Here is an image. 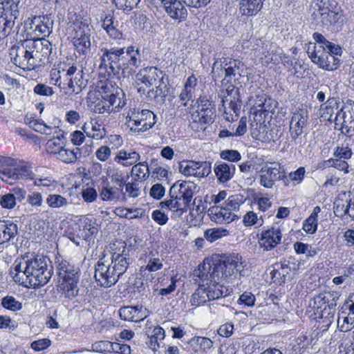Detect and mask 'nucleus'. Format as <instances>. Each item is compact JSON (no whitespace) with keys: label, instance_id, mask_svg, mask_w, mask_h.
<instances>
[{"label":"nucleus","instance_id":"nucleus-64","mask_svg":"<svg viewBox=\"0 0 354 354\" xmlns=\"http://www.w3.org/2000/svg\"><path fill=\"white\" fill-rule=\"evenodd\" d=\"M81 195L84 201L87 203H93L97 198V192L94 187H83Z\"/></svg>","mask_w":354,"mask_h":354},{"label":"nucleus","instance_id":"nucleus-59","mask_svg":"<svg viewBox=\"0 0 354 354\" xmlns=\"http://www.w3.org/2000/svg\"><path fill=\"white\" fill-rule=\"evenodd\" d=\"M325 163L328 167H333L339 171H343L345 174L349 172V165L346 160L332 158L325 161Z\"/></svg>","mask_w":354,"mask_h":354},{"label":"nucleus","instance_id":"nucleus-18","mask_svg":"<svg viewBox=\"0 0 354 354\" xmlns=\"http://www.w3.org/2000/svg\"><path fill=\"white\" fill-rule=\"evenodd\" d=\"M282 239L281 230L279 227L271 226L262 228L258 234L259 247L264 251H270L281 243Z\"/></svg>","mask_w":354,"mask_h":354},{"label":"nucleus","instance_id":"nucleus-6","mask_svg":"<svg viewBox=\"0 0 354 354\" xmlns=\"http://www.w3.org/2000/svg\"><path fill=\"white\" fill-rule=\"evenodd\" d=\"M71 37L75 50L80 55H87L91 53L90 20L81 13L69 12L68 14Z\"/></svg>","mask_w":354,"mask_h":354},{"label":"nucleus","instance_id":"nucleus-63","mask_svg":"<svg viewBox=\"0 0 354 354\" xmlns=\"http://www.w3.org/2000/svg\"><path fill=\"white\" fill-rule=\"evenodd\" d=\"M318 226V219L313 216H308L303 223L302 229L309 234H313L316 232Z\"/></svg>","mask_w":354,"mask_h":354},{"label":"nucleus","instance_id":"nucleus-27","mask_svg":"<svg viewBox=\"0 0 354 354\" xmlns=\"http://www.w3.org/2000/svg\"><path fill=\"white\" fill-rule=\"evenodd\" d=\"M119 315L124 321L139 322L147 318L149 312L142 306H123L120 308Z\"/></svg>","mask_w":354,"mask_h":354},{"label":"nucleus","instance_id":"nucleus-17","mask_svg":"<svg viewBox=\"0 0 354 354\" xmlns=\"http://www.w3.org/2000/svg\"><path fill=\"white\" fill-rule=\"evenodd\" d=\"M277 102L266 94L257 95L250 112L256 121H265L267 115L276 107Z\"/></svg>","mask_w":354,"mask_h":354},{"label":"nucleus","instance_id":"nucleus-40","mask_svg":"<svg viewBox=\"0 0 354 354\" xmlns=\"http://www.w3.org/2000/svg\"><path fill=\"white\" fill-rule=\"evenodd\" d=\"M99 192L100 198L104 201H118L123 194V190L118 189L116 186H111L109 183L102 186Z\"/></svg>","mask_w":354,"mask_h":354},{"label":"nucleus","instance_id":"nucleus-53","mask_svg":"<svg viewBox=\"0 0 354 354\" xmlns=\"http://www.w3.org/2000/svg\"><path fill=\"white\" fill-rule=\"evenodd\" d=\"M293 248L297 254H306L307 257H313L317 253L316 248L302 242L297 241L295 243Z\"/></svg>","mask_w":354,"mask_h":354},{"label":"nucleus","instance_id":"nucleus-52","mask_svg":"<svg viewBox=\"0 0 354 354\" xmlns=\"http://www.w3.org/2000/svg\"><path fill=\"white\" fill-rule=\"evenodd\" d=\"M229 234V231L224 228H210L207 229L204 232V237L210 243L214 242L216 240L226 236Z\"/></svg>","mask_w":354,"mask_h":354},{"label":"nucleus","instance_id":"nucleus-29","mask_svg":"<svg viewBox=\"0 0 354 354\" xmlns=\"http://www.w3.org/2000/svg\"><path fill=\"white\" fill-rule=\"evenodd\" d=\"M208 215L211 220L216 223H230L236 219H239L240 216L235 214L234 212H228L224 205H214L209 208Z\"/></svg>","mask_w":354,"mask_h":354},{"label":"nucleus","instance_id":"nucleus-60","mask_svg":"<svg viewBox=\"0 0 354 354\" xmlns=\"http://www.w3.org/2000/svg\"><path fill=\"white\" fill-rule=\"evenodd\" d=\"M27 203L36 209L43 205L44 200L42 194L38 192H31L27 196Z\"/></svg>","mask_w":354,"mask_h":354},{"label":"nucleus","instance_id":"nucleus-55","mask_svg":"<svg viewBox=\"0 0 354 354\" xmlns=\"http://www.w3.org/2000/svg\"><path fill=\"white\" fill-rule=\"evenodd\" d=\"M1 305L6 310L17 312L22 308V304L12 296L3 297L1 300Z\"/></svg>","mask_w":354,"mask_h":354},{"label":"nucleus","instance_id":"nucleus-48","mask_svg":"<svg viewBox=\"0 0 354 354\" xmlns=\"http://www.w3.org/2000/svg\"><path fill=\"white\" fill-rule=\"evenodd\" d=\"M198 161L183 160L179 165V171L186 176L198 177Z\"/></svg>","mask_w":354,"mask_h":354},{"label":"nucleus","instance_id":"nucleus-13","mask_svg":"<svg viewBox=\"0 0 354 354\" xmlns=\"http://www.w3.org/2000/svg\"><path fill=\"white\" fill-rule=\"evenodd\" d=\"M104 89H108V91H104L102 95V102H108L109 106H100L101 103H100L95 106L96 112L99 113H111L125 105L124 101L122 99L124 96L122 89L118 87L114 88L109 83L105 84Z\"/></svg>","mask_w":354,"mask_h":354},{"label":"nucleus","instance_id":"nucleus-51","mask_svg":"<svg viewBox=\"0 0 354 354\" xmlns=\"http://www.w3.org/2000/svg\"><path fill=\"white\" fill-rule=\"evenodd\" d=\"M91 131L88 133V138L94 140H102L105 138L106 131L104 127L95 120H91Z\"/></svg>","mask_w":354,"mask_h":354},{"label":"nucleus","instance_id":"nucleus-22","mask_svg":"<svg viewBox=\"0 0 354 354\" xmlns=\"http://www.w3.org/2000/svg\"><path fill=\"white\" fill-rule=\"evenodd\" d=\"M290 122V133L291 138L296 140L304 133L308 120V112L304 108H297L292 113Z\"/></svg>","mask_w":354,"mask_h":354},{"label":"nucleus","instance_id":"nucleus-28","mask_svg":"<svg viewBox=\"0 0 354 354\" xmlns=\"http://www.w3.org/2000/svg\"><path fill=\"white\" fill-rule=\"evenodd\" d=\"M306 52L311 61L318 66L319 68L324 69L327 66L326 61L329 53L325 50L324 46L319 44L310 42L307 46Z\"/></svg>","mask_w":354,"mask_h":354},{"label":"nucleus","instance_id":"nucleus-12","mask_svg":"<svg viewBox=\"0 0 354 354\" xmlns=\"http://www.w3.org/2000/svg\"><path fill=\"white\" fill-rule=\"evenodd\" d=\"M221 97L223 106L225 108V119L228 122L237 120L241 106L239 91L234 90V86L230 84L225 91L221 92Z\"/></svg>","mask_w":354,"mask_h":354},{"label":"nucleus","instance_id":"nucleus-36","mask_svg":"<svg viewBox=\"0 0 354 354\" xmlns=\"http://www.w3.org/2000/svg\"><path fill=\"white\" fill-rule=\"evenodd\" d=\"M170 196L171 199L162 201L160 203V205L162 208L166 207L172 211L173 214L171 218L176 220L186 212L188 207L183 203V202H182L181 200L176 199L171 193Z\"/></svg>","mask_w":354,"mask_h":354},{"label":"nucleus","instance_id":"nucleus-24","mask_svg":"<svg viewBox=\"0 0 354 354\" xmlns=\"http://www.w3.org/2000/svg\"><path fill=\"white\" fill-rule=\"evenodd\" d=\"M162 71L157 67H145L136 74V81L140 82L147 86H156L163 82Z\"/></svg>","mask_w":354,"mask_h":354},{"label":"nucleus","instance_id":"nucleus-19","mask_svg":"<svg viewBox=\"0 0 354 354\" xmlns=\"http://www.w3.org/2000/svg\"><path fill=\"white\" fill-rule=\"evenodd\" d=\"M196 188L197 185L192 181L178 180L171 187L170 192L189 208Z\"/></svg>","mask_w":354,"mask_h":354},{"label":"nucleus","instance_id":"nucleus-44","mask_svg":"<svg viewBox=\"0 0 354 354\" xmlns=\"http://www.w3.org/2000/svg\"><path fill=\"white\" fill-rule=\"evenodd\" d=\"M149 169L146 162H141L133 165L131 175L135 181L145 180L149 176Z\"/></svg>","mask_w":354,"mask_h":354},{"label":"nucleus","instance_id":"nucleus-34","mask_svg":"<svg viewBox=\"0 0 354 354\" xmlns=\"http://www.w3.org/2000/svg\"><path fill=\"white\" fill-rule=\"evenodd\" d=\"M140 159V153L134 149H120L119 150L115 158L114 161L124 167H129Z\"/></svg>","mask_w":354,"mask_h":354},{"label":"nucleus","instance_id":"nucleus-45","mask_svg":"<svg viewBox=\"0 0 354 354\" xmlns=\"http://www.w3.org/2000/svg\"><path fill=\"white\" fill-rule=\"evenodd\" d=\"M245 197L242 194H234L227 198L223 205L228 212H234L237 214L241 205L245 203Z\"/></svg>","mask_w":354,"mask_h":354},{"label":"nucleus","instance_id":"nucleus-2","mask_svg":"<svg viewBox=\"0 0 354 354\" xmlns=\"http://www.w3.org/2000/svg\"><path fill=\"white\" fill-rule=\"evenodd\" d=\"M49 263L46 257L39 255L23 259L11 268L10 274L15 282L24 286L39 288L46 284L51 278Z\"/></svg>","mask_w":354,"mask_h":354},{"label":"nucleus","instance_id":"nucleus-1","mask_svg":"<svg viewBox=\"0 0 354 354\" xmlns=\"http://www.w3.org/2000/svg\"><path fill=\"white\" fill-rule=\"evenodd\" d=\"M101 52L100 73L109 78L118 76L120 73L124 77L133 75L141 64L140 51L133 46L126 50L118 47L102 48Z\"/></svg>","mask_w":354,"mask_h":354},{"label":"nucleus","instance_id":"nucleus-58","mask_svg":"<svg viewBox=\"0 0 354 354\" xmlns=\"http://www.w3.org/2000/svg\"><path fill=\"white\" fill-rule=\"evenodd\" d=\"M196 118H198V122L201 124L212 123L214 118V109L197 110ZM196 121V118L195 120Z\"/></svg>","mask_w":354,"mask_h":354},{"label":"nucleus","instance_id":"nucleus-38","mask_svg":"<svg viewBox=\"0 0 354 354\" xmlns=\"http://www.w3.org/2000/svg\"><path fill=\"white\" fill-rule=\"evenodd\" d=\"M55 151H52V153L56 156V158L62 162L67 164H72L76 162L78 155H80V149L76 147L73 149L65 147H59Z\"/></svg>","mask_w":354,"mask_h":354},{"label":"nucleus","instance_id":"nucleus-39","mask_svg":"<svg viewBox=\"0 0 354 354\" xmlns=\"http://www.w3.org/2000/svg\"><path fill=\"white\" fill-rule=\"evenodd\" d=\"M118 21H115V19L111 14H108L102 19V27L108 34V35L113 39H123V33L118 28Z\"/></svg>","mask_w":354,"mask_h":354},{"label":"nucleus","instance_id":"nucleus-30","mask_svg":"<svg viewBox=\"0 0 354 354\" xmlns=\"http://www.w3.org/2000/svg\"><path fill=\"white\" fill-rule=\"evenodd\" d=\"M197 85L198 78L194 74L186 79L184 87L179 95L181 105L187 106L189 101H194Z\"/></svg>","mask_w":354,"mask_h":354},{"label":"nucleus","instance_id":"nucleus-23","mask_svg":"<svg viewBox=\"0 0 354 354\" xmlns=\"http://www.w3.org/2000/svg\"><path fill=\"white\" fill-rule=\"evenodd\" d=\"M78 236L85 241H91L99 231L97 220L91 215L82 216L78 219Z\"/></svg>","mask_w":354,"mask_h":354},{"label":"nucleus","instance_id":"nucleus-5","mask_svg":"<svg viewBox=\"0 0 354 354\" xmlns=\"http://www.w3.org/2000/svg\"><path fill=\"white\" fill-rule=\"evenodd\" d=\"M0 178L8 184L13 185L18 180H34L37 187H50L53 180L50 178H36L30 167L26 164H18L11 158L5 157L0 160Z\"/></svg>","mask_w":354,"mask_h":354},{"label":"nucleus","instance_id":"nucleus-16","mask_svg":"<svg viewBox=\"0 0 354 354\" xmlns=\"http://www.w3.org/2000/svg\"><path fill=\"white\" fill-rule=\"evenodd\" d=\"M194 277L198 283H202L203 285H205V289L210 301H219L221 298L229 295V290L221 284L222 280H216L215 279L210 278L209 276L207 277V279H203L199 274L198 268L194 270Z\"/></svg>","mask_w":354,"mask_h":354},{"label":"nucleus","instance_id":"nucleus-20","mask_svg":"<svg viewBox=\"0 0 354 354\" xmlns=\"http://www.w3.org/2000/svg\"><path fill=\"white\" fill-rule=\"evenodd\" d=\"M337 324L342 331H348L354 327V293L349 295L342 306L338 313Z\"/></svg>","mask_w":354,"mask_h":354},{"label":"nucleus","instance_id":"nucleus-61","mask_svg":"<svg viewBox=\"0 0 354 354\" xmlns=\"http://www.w3.org/2000/svg\"><path fill=\"white\" fill-rule=\"evenodd\" d=\"M353 155V151L350 147L348 146H337L333 152L334 158L343 159V160H348L351 158Z\"/></svg>","mask_w":354,"mask_h":354},{"label":"nucleus","instance_id":"nucleus-35","mask_svg":"<svg viewBox=\"0 0 354 354\" xmlns=\"http://www.w3.org/2000/svg\"><path fill=\"white\" fill-rule=\"evenodd\" d=\"M266 0H241L239 2V12L242 15L247 17L256 16L263 8Z\"/></svg>","mask_w":354,"mask_h":354},{"label":"nucleus","instance_id":"nucleus-14","mask_svg":"<svg viewBox=\"0 0 354 354\" xmlns=\"http://www.w3.org/2000/svg\"><path fill=\"white\" fill-rule=\"evenodd\" d=\"M0 10V41L6 38L12 32L15 20L19 16V6L9 2H1Z\"/></svg>","mask_w":354,"mask_h":354},{"label":"nucleus","instance_id":"nucleus-37","mask_svg":"<svg viewBox=\"0 0 354 354\" xmlns=\"http://www.w3.org/2000/svg\"><path fill=\"white\" fill-rule=\"evenodd\" d=\"M140 261H142L145 265L141 266L140 270H147L149 272L158 271L162 268V259H160L158 254L153 252L146 253Z\"/></svg>","mask_w":354,"mask_h":354},{"label":"nucleus","instance_id":"nucleus-46","mask_svg":"<svg viewBox=\"0 0 354 354\" xmlns=\"http://www.w3.org/2000/svg\"><path fill=\"white\" fill-rule=\"evenodd\" d=\"M165 330L159 326H156L149 338V347L153 351H157L160 348V343L165 339Z\"/></svg>","mask_w":354,"mask_h":354},{"label":"nucleus","instance_id":"nucleus-31","mask_svg":"<svg viewBox=\"0 0 354 354\" xmlns=\"http://www.w3.org/2000/svg\"><path fill=\"white\" fill-rule=\"evenodd\" d=\"M236 167L232 163H226L218 160L215 162L214 171L217 180L220 183L230 181L234 176Z\"/></svg>","mask_w":354,"mask_h":354},{"label":"nucleus","instance_id":"nucleus-43","mask_svg":"<svg viewBox=\"0 0 354 354\" xmlns=\"http://www.w3.org/2000/svg\"><path fill=\"white\" fill-rule=\"evenodd\" d=\"M82 78L83 73L81 75H76L73 77H71L69 79L66 80L67 88H66L65 94L71 95L73 94H77L82 91Z\"/></svg>","mask_w":354,"mask_h":354},{"label":"nucleus","instance_id":"nucleus-47","mask_svg":"<svg viewBox=\"0 0 354 354\" xmlns=\"http://www.w3.org/2000/svg\"><path fill=\"white\" fill-rule=\"evenodd\" d=\"M46 203L52 209H60L66 207L69 205L67 198L58 194H50L48 195Z\"/></svg>","mask_w":354,"mask_h":354},{"label":"nucleus","instance_id":"nucleus-26","mask_svg":"<svg viewBox=\"0 0 354 354\" xmlns=\"http://www.w3.org/2000/svg\"><path fill=\"white\" fill-rule=\"evenodd\" d=\"M56 268L58 280L80 279V269L62 257L56 258Z\"/></svg>","mask_w":354,"mask_h":354},{"label":"nucleus","instance_id":"nucleus-57","mask_svg":"<svg viewBox=\"0 0 354 354\" xmlns=\"http://www.w3.org/2000/svg\"><path fill=\"white\" fill-rule=\"evenodd\" d=\"M26 122H28L30 126L35 131L39 133L50 135L52 133L53 129L46 125L44 121L38 120H30L29 118L26 119Z\"/></svg>","mask_w":354,"mask_h":354},{"label":"nucleus","instance_id":"nucleus-54","mask_svg":"<svg viewBox=\"0 0 354 354\" xmlns=\"http://www.w3.org/2000/svg\"><path fill=\"white\" fill-rule=\"evenodd\" d=\"M119 348H120L119 346V343L111 342L109 341H100L92 345L93 351L100 353L108 352L109 354L111 353V350H118L120 349Z\"/></svg>","mask_w":354,"mask_h":354},{"label":"nucleus","instance_id":"nucleus-56","mask_svg":"<svg viewBox=\"0 0 354 354\" xmlns=\"http://www.w3.org/2000/svg\"><path fill=\"white\" fill-rule=\"evenodd\" d=\"M60 68L62 71V76L64 81L69 79L71 77H73L76 75H81L82 71L78 68L76 64H66L63 63L60 64Z\"/></svg>","mask_w":354,"mask_h":354},{"label":"nucleus","instance_id":"nucleus-15","mask_svg":"<svg viewBox=\"0 0 354 354\" xmlns=\"http://www.w3.org/2000/svg\"><path fill=\"white\" fill-rule=\"evenodd\" d=\"M279 180H282L284 185H288L286 173L277 163L266 165L259 171V183L266 188H272L275 182Z\"/></svg>","mask_w":354,"mask_h":354},{"label":"nucleus","instance_id":"nucleus-25","mask_svg":"<svg viewBox=\"0 0 354 354\" xmlns=\"http://www.w3.org/2000/svg\"><path fill=\"white\" fill-rule=\"evenodd\" d=\"M80 279L58 280L57 290L60 295L63 303L74 300L80 292L78 286Z\"/></svg>","mask_w":354,"mask_h":354},{"label":"nucleus","instance_id":"nucleus-8","mask_svg":"<svg viewBox=\"0 0 354 354\" xmlns=\"http://www.w3.org/2000/svg\"><path fill=\"white\" fill-rule=\"evenodd\" d=\"M243 62L239 59L230 57L215 58L212 65V76L214 81L222 78V84L230 83L236 76L241 75Z\"/></svg>","mask_w":354,"mask_h":354},{"label":"nucleus","instance_id":"nucleus-33","mask_svg":"<svg viewBox=\"0 0 354 354\" xmlns=\"http://www.w3.org/2000/svg\"><path fill=\"white\" fill-rule=\"evenodd\" d=\"M334 213L338 217L348 216L354 220V194H349L346 201L338 199L334 203Z\"/></svg>","mask_w":354,"mask_h":354},{"label":"nucleus","instance_id":"nucleus-21","mask_svg":"<svg viewBox=\"0 0 354 354\" xmlns=\"http://www.w3.org/2000/svg\"><path fill=\"white\" fill-rule=\"evenodd\" d=\"M334 121L336 125H339L342 129H345L346 133L352 132L354 126V102L347 101L337 112Z\"/></svg>","mask_w":354,"mask_h":354},{"label":"nucleus","instance_id":"nucleus-50","mask_svg":"<svg viewBox=\"0 0 354 354\" xmlns=\"http://www.w3.org/2000/svg\"><path fill=\"white\" fill-rule=\"evenodd\" d=\"M337 102L333 99H328L326 103L321 105L319 109L320 117L324 120L331 121L335 109H337V108H335Z\"/></svg>","mask_w":354,"mask_h":354},{"label":"nucleus","instance_id":"nucleus-42","mask_svg":"<svg viewBox=\"0 0 354 354\" xmlns=\"http://www.w3.org/2000/svg\"><path fill=\"white\" fill-rule=\"evenodd\" d=\"M313 38L315 42L319 44L321 46H324V48L327 52L333 54L335 57H338L342 55V50L341 47L328 41L321 33L314 32Z\"/></svg>","mask_w":354,"mask_h":354},{"label":"nucleus","instance_id":"nucleus-32","mask_svg":"<svg viewBox=\"0 0 354 354\" xmlns=\"http://www.w3.org/2000/svg\"><path fill=\"white\" fill-rule=\"evenodd\" d=\"M18 234L17 225L11 220H0V241L1 245L8 244Z\"/></svg>","mask_w":354,"mask_h":354},{"label":"nucleus","instance_id":"nucleus-62","mask_svg":"<svg viewBox=\"0 0 354 354\" xmlns=\"http://www.w3.org/2000/svg\"><path fill=\"white\" fill-rule=\"evenodd\" d=\"M306 169L304 167H299L296 171H292L288 175V182L291 181L294 185L300 184L305 176Z\"/></svg>","mask_w":354,"mask_h":354},{"label":"nucleus","instance_id":"nucleus-4","mask_svg":"<svg viewBox=\"0 0 354 354\" xmlns=\"http://www.w3.org/2000/svg\"><path fill=\"white\" fill-rule=\"evenodd\" d=\"M242 263L239 257L232 255L220 259H205L199 265L198 272L201 277L228 281L237 277L242 268Z\"/></svg>","mask_w":354,"mask_h":354},{"label":"nucleus","instance_id":"nucleus-7","mask_svg":"<svg viewBox=\"0 0 354 354\" xmlns=\"http://www.w3.org/2000/svg\"><path fill=\"white\" fill-rule=\"evenodd\" d=\"M129 265V258L124 254L114 253L110 264L106 265L102 260L97 262L94 277L101 286L111 287L124 274Z\"/></svg>","mask_w":354,"mask_h":354},{"label":"nucleus","instance_id":"nucleus-3","mask_svg":"<svg viewBox=\"0 0 354 354\" xmlns=\"http://www.w3.org/2000/svg\"><path fill=\"white\" fill-rule=\"evenodd\" d=\"M51 50V44L47 40L26 39L11 47L10 56L17 66L31 71L44 63Z\"/></svg>","mask_w":354,"mask_h":354},{"label":"nucleus","instance_id":"nucleus-49","mask_svg":"<svg viewBox=\"0 0 354 354\" xmlns=\"http://www.w3.org/2000/svg\"><path fill=\"white\" fill-rule=\"evenodd\" d=\"M205 285L202 283H199V287L192 295L191 301L192 305L200 306L205 304L207 301H210L207 295V291L205 289Z\"/></svg>","mask_w":354,"mask_h":354},{"label":"nucleus","instance_id":"nucleus-41","mask_svg":"<svg viewBox=\"0 0 354 354\" xmlns=\"http://www.w3.org/2000/svg\"><path fill=\"white\" fill-rule=\"evenodd\" d=\"M106 174L111 178V182L118 189H124V185L129 178L125 173L118 168L111 167L109 166L106 169Z\"/></svg>","mask_w":354,"mask_h":354},{"label":"nucleus","instance_id":"nucleus-9","mask_svg":"<svg viewBox=\"0 0 354 354\" xmlns=\"http://www.w3.org/2000/svg\"><path fill=\"white\" fill-rule=\"evenodd\" d=\"M334 0H322L317 3V9L312 15L313 21L316 25L328 28L339 21L342 14L337 7Z\"/></svg>","mask_w":354,"mask_h":354},{"label":"nucleus","instance_id":"nucleus-10","mask_svg":"<svg viewBox=\"0 0 354 354\" xmlns=\"http://www.w3.org/2000/svg\"><path fill=\"white\" fill-rule=\"evenodd\" d=\"M339 293L335 291L324 292L314 297L315 314L317 317L331 323L335 315Z\"/></svg>","mask_w":354,"mask_h":354},{"label":"nucleus","instance_id":"nucleus-11","mask_svg":"<svg viewBox=\"0 0 354 354\" xmlns=\"http://www.w3.org/2000/svg\"><path fill=\"white\" fill-rule=\"evenodd\" d=\"M155 118L154 113L148 109H130L127 114L126 124L131 131L144 132L155 124Z\"/></svg>","mask_w":354,"mask_h":354}]
</instances>
